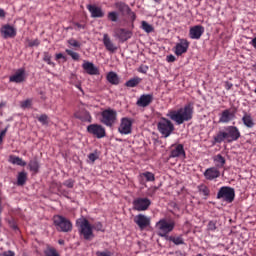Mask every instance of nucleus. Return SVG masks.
<instances>
[{
    "label": "nucleus",
    "instance_id": "16",
    "mask_svg": "<svg viewBox=\"0 0 256 256\" xmlns=\"http://www.w3.org/2000/svg\"><path fill=\"white\" fill-rule=\"evenodd\" d=\"M153 94H143L136 102L137 107H149L153 103Z\"/></svg>",
    "mask_w": 256,
    "mask_h": 256
},
{
    "label": "nucleus",
    "instance_id": "6",
    "mask_svg": "<svg viewBox=\"0 0 256 256\" xmlns=\"http://www.w3.org/2000/svg\"><path fill=\"white\" fill-rule=\"evenodd\" d=\"M77 225L79 227L80 235H82L86 241H91V239L95 237V235L93 234V226H91L89 220H87L86 218L77 220Z\"/></svg>",
    "mask_w": 256,
    "mask_h": 256
},
{
    "label": "nucleus",
    "instance_id": "45",
    "mask_svg": "<svg viewBox=\"0 0 256 256\" xmlns=\"http://www.w3.org/2000/svg\"><path fill=\"white\" fill-rule=\"evenodd\" d=\"M95 230V231H105L104 229H103V223H101V222H96V223H94V225L92 226V230Z\"/></svg>",
    "mask_w": 256,
    "mask_h": 256
},
{
    "label": "nucleus",
    "instance_id": "59",
    "mask_svg": "<svg viewBox=\"0 0 256 256\" xmlns=\"http://www.w3.org/2000/svg\"><path fill=\"white\" fill-rule=\"evenodd\" d=\"M5 135H7V128L1 131L0 137H5Z\"/></svg>",
    "mask_w": 256,
    "mask_h": 256
},
{
    "label": "nucleus",
    "instance_id": "15",
    "mask_svg": "<svg viewBox=\"0 0 256 256\" xmlns=\"http://www.w3.org/2000/svg\"><path fill=\"white\" fill-rule=\"evenodd\" d=\"M25 79H27V76L25 74L24 68H20V69L16 70L14 75L9 77L10 83H23V81H25Z\"/></svg>",
    "mask_w": 256,
    "mask_h": 256
},
{
    "label": "nucleus",
    "instance_id": "58",
    "mask_svg": "<svg viewBox=\"0 0 256 256\" xmlns=\"http://www.w3.org/2000/svg\"><path fill=\"white\" fill-rule=\"evenodd\" d=\"M250 45L256 49V37L251 40Z\"/></svg>",
    "mask_w": 256,
    "mask_h": 256
},
{
    "label": "nucleus",
    "instance_id": "43",
    "mask_svg": "<svg viewBox=\"0 0 256 256\" xmlns=\"http://www.w3.org/2000/svg\"><path fill=\"white\" fill-rule=\"evenodd\" d=\"M68 44H70L71 47H75L76 49L81 48V43L73 38L68 40Z\"/></svg>",
    "mask_w": 256,
    "mask_h": 256
},
{
    "label": "nucleus",
    "instance_id": "27",
    "mask_svg": "<svg viewBox=\"0 0 256 256\" xmlns=\"http://www.w3.org/2000/svg\"><path fill=\"white\" fill-rule=\"evenodd\" d=\"M115 7L122 15L131 13V8L125 2H116Z\"/></svg>",
    "mask_w": 256,
    "mask_h": 256
},
{
    "label": "nucleus",
    "instance_id": "50",
    "mask_svg": "<svg viewBox=\"0 0 256 256\" xmlns=\"http://www.w3.org/2000/svg\"><path fill=\"white\" fill-rule=\"evenodd\" d=\"M97 256H113V253H111V251L106 250V251H98L96 252Z\"/></svg>",
    "mask_w": 256,
    "mask_h": 256
},
{
    "label": "nucleus",
    "instance_id": "42",
    "mask_svg": "<svg viewBox=\"0 0 256 256\" xmlns=\"http://www.w3.org/2000/svg\"><path fill=\"white\" fill-rule=\"evenodd\" d=\"M64 187H67L68 189H73L75 187V180L68 179L63 182Z\"/></svg>",
    "mask_w": 256,
    "mask_h": 256
},
{
    "label": "nucleus",
    "instance_id": "29",
    "mask_svg": "<svg viewBox=\"0 0 256 256\" xmlns=\"http://www.w3.org/2000/svg\"><path fill=\"white\" fill-rule=\"evenodd\" d=\"M77 119H80V121L84 123H91L93 121V118L91 117V114L88 111H82L77 115Z\"/></svg>",
    "mask_w": 256,
    "mask_h": 256
},
{
    "label": "nucleus",
    "instance_id": "11",
    "mask_svg": "<svg viewBox=\"0 0 256 256\" xmlns=\"http://www.w3.org/2000/svg\"><path fill=\"white\" fill-rule=\"evenodd\" d=\"M151 207V200L149 198L138 197L133 200V208L135 211H147Z\"/></svg>",
    "mask_w": 256,
    "mask_h": 256
},
{
    "label": "nucleus",
    "instance_id": "61",
    "mask_svg": "<svg viewBox=\"0 0 256 256\" xmlns=\"http://www.w3.org/2000/svg\"><path fill=\"white\" fill-rule=\"evenodd\" d=\"M63 54H61V53H58V54H56V59H63Z\"/></svg>",
    "mask_w": 256,
    "mask_h": 256
},
{
    "label": "nucleus",
    "instance_id": "40",
    "mask_svg": "<svg viewBox=\"0 0 256 256\" xmlns=\"http://www.w3.org/2000/svg\"><path fill=\"white\" fill-rule=\"evenodd\" d=\"M45 256H60L57 249L50 247L45 251Z\"/></svg>",
    "mask_w": 256,
    "mask_h": 256
},
{
    "label": "nucleus",
    "instance_id": "8",
    "mask_svg": "<svg viewBox=\"0 0 256 256\" xmlns=\"http://www.w3.org/2000/svg\"><path fill=\"white\" fill-rule=\"evenodd\" d=\"M216 198L225 201V203H233L235 201V188L229 186L221 187Z\"/></svg>",
    "mask_w": 256,
    "mask_h": 256
},
{
    "label": "nucleus",
    "instance_id": "52",
    "mask_svg": "<svg viewBox=\"0 0 256 256\" xmlns=\"http://www.w3.org/2000/svg\"><path fill=\"white\" fill-rule=\"evenodd\" d=\"M147 71H149V66H147V65H141V66L138 68V72H139V73L145 74V73H147Z\"/></svg>",
    "mask_w": 256,
    "mask_h": 256
},
{
    "label": "nucleus",
    "instance_id": "21",
    "mask_svg": "<svg viewBox=\"0 0 256 256\" xmlns=\"http://www.w3.org/2000/svg\"><path fill=\"white\" fill-rule=\"evenodd\" d=\"M1 33L3 34L4 39H9V37H16L17 30L13 26L6 24L1 28Z\"/></svg>",
    "mask_w": 256,
    "mask_h": 256
},
{
    "label": "nucleus",
    "instance_id": "37",
    "mask_svg": "<svg viewBox=\"0 0 256 256\" xmlns=\"http://www.w3.org/2000/svg\"><path fill=\"white\" fill-rule=\"evenodd\" d=\"M107 19L112 23H117V21H119V13H117L116 11L108 12Z\"/></svg>",
    "mask_w": 256,
    "mask_h": 256
},
{
    "label": "nucleus",
    "instance_id": "3",
    "mask_svg": "<svg viewBox=\"0 0 256 256\" xmlns=\"http://www.w3.org/2000/svg\"><path fill=\"white\" fill-rule=\"evenodd\" d=\"M53 223L56 230L60 233H71V231H73V223H71V220L67 219L65 216L55 215L53 217Z\"/></svg>",
    "mask_w": 256,
    "mask_h": 256
},
{
    "label": "nucleus",
    "instance_id": "36",
    "mask_svg": "<svg viewBox=\"0 0 256 256\" xmlns=\"http://www.w3.org/2000/svg\"><path fill=\"white\" fill-rule=\"evenodd\" d=\"M141 29L142 31H145V33H153V31H155L153 25L148 24L147 21L141 22Z\"/></svg>",
    "mask_w": 256,
    "mask_h": 256
},
{
    "label": "nucleus",
    "instance_id": "41",
    "mask_svg": "<svg viewBox=\"0 0 256 256\" xmlns=\"http://www.w3.org/2000/svg\"><path fill=\"white\" fill-rule=\"evenodd\" d=\"M38 121L42 123V125H49V116L42 114L38 117Z\"/></svg>",
    "mask_w": 256,
    "mask_h": 256
},
{
    "label": "nucleus",
    "instance_id": "33",
    "mask_svg": "<svg viewBox=\"0 0 256 256\" xmlns=\"http://www.w3.org/2000/svg\"><path fill=\"white\" fill-rule=\"evenodd\" d=\"M25 183H27V174L25 171L19 172L17 177V185L23 186Z\"/></svg>",
    "mask_w": 256,
    "mask_h": 256
},
{
    "label": "nucleus",
    "instance_id": "14",
    "mask_svg": "<svg viewBox=\"0 0 256 256\" xmlns=\"http://www.w3.org/2000/svg\"><path fill=\"white\" fill-rule=\"evenodd\" d=\"M134 223L138 225L139 229L143 230L146 229V227H149V225H151V219H149V217L143 214H138L134 218Z\"/></svg>",
    "mask_w": 256,
    "mask_h": 256
},
{
    "label": "nucleus",
    "instance_id": "26",
    "mask_svg": "<svg viewBox=\"0 0 256 256\" xmlns=\"http://www.w3.org/2000/svg\"><path fill=\"white\" fill-rule=\"evenodd\" d=\"M197 190L199 195H203L204 199H209L210 195H211V190L209 189V186L205 185V184H200L197 186Z\"/></svg>",
    "mask_w": 256,
    "mask_h": 256
},
{
    "label": "nucleus",
    "instance_id": "17",
    "mask_svg": "<svg viewBox=\"0 0 256 256\" xmlns=\"http://www.w3.org/2000/svg\"><path fill=\"white\" fill-rule=\"evenodd\" d=\"M237 111L231 109H226L222 111L220 118H219V123H230V121H233L235 119Z\"/></svg>",
    "mask_w": 256,
    "mask_h": 256
},
{
    "label": "nucleus",
    "instance_id": "22",
    "mask_svg": "<svg viewBox=\"0 0 256 256\" xmlns=\"http://www.w3.org/2000/svg\"><path fill=\"white\" fill-rule=\"evenodd\" d=\"M102 41L106 51H109L110 53H115V51H117V47L114 45L113 41H111L109 34H104Z\"/></svg>",
    "mask_w": 256,
    "mask_h": 256
},
{
    "label": "nucleus",
    "instance_id": "30",
    "mask_svg": "<svg viewBox=\"0 0 256 256\" xmlns=\"http://www.w3.org/2000/svg\"><path fill=\"white\" fill-rule=\"evenodd\" d=\"M106 79L110 82L111 85H119L120 83L119 76L115 72H109L106 76Z\"/></svg>",
    "mask_w": 256,
    "mask_h": 256
},
{
    "label": "nucleus",
    "instance_id": "19",
    "mask_svg": "<svg viewBox=\"0 0 256 256\" xmlns=\"http://www.w3.org/2000/svg\"><path fill=\"white\" fill-rule=\"evenodd\" d=\"M205 33V28L201 25H196L190 28V39H201V36Z\"/></svg>",
    "mask_w": 256,
    "mask_h": 256
},
{
    "label": "nucleus",
    "instance_id": "35",
    "mask_svg": "<svg viewBox=\"0 0 256 256\" xmlns=\"http://www.w3.org/2000/svg\"><path fill=\"white\" fill-rule=\"evenodd\" d=\"M140 178L141 179H145L147 182H153L155 181V174H153V172H143L140 174Z\"/></svg>",
    "mask_w": 256,
    "mask_h": 256
},
{
    "label": "nucleus",
    "instance_id": "1",
    "mask_svg": "<svg viewBox=\"0 0 256 256\" xmlns=\"http://www.w3.org/2000/svg\"><path fill=\"white\" fill-rule=\"evenodd\" d=\"M194 113L195 104L193 102H188L184 107L179 108L178 110L169 111L167 117L172 121H175L176 125H183V123L193 119Z\"/></svg>",
    "mask_w": 256,
    "mask_h": 256
},
{
    "label": "nucleus",
    "instance_id": "48",
    "mask_svg": "<svg viewBox=\"0 0 256 256\" xmlns=\"http://www.w3.org/2000/svg\"><path fill=\"white\" fill-rule=\"evenodd\" d=\"M73 25H74V29L76 31H81V29H85L86 25L85 24H81L79 22H73Z\"/></svg>",
    "mask_w": 256,
    "mask_h": 256
},
{
    "label": "nucleus",
    "instance_id": "12",
    "mask_svg": "<svg viewBox=\"0 0 256 256\" xmlns=\"http://www.w3.org/2000/svg\"><path fill=\"white\" fill-rule=\"evenodd\" d=\"M114 37H116V39H119L121 43H125V41H129V39L133 37V32L125 28H115Z\"/></svg>",
    "mask_w": 256,
    "mask_h": 256
},
{
    "label": "nucleus",
    "instance_id": "49",
    "mask_svg": "<svg viewBox=\"0 0 256 256\" xmlns=\"http://www.w3.org/2000/svg\"><path fill=\"white\" fill-rule=\"evenodd\" d=\"M126 15H129L131 21H132V28L135 27L133 23H135V19H137V15L135 14V12H132L130 10V12H128Z\"/></svg>",
    "mask_w": 256,
    "mask_h": 256
},
{
    "label": "nucleus",
    "instance_id": "57",
    "mask_svg": "<svg viewBox=\"0 0 256 256\" xmlns=\"http://www.w3.org/2000/svg\"><path fill=\"white\" fill-rule=\"evenodd\" d=\"M5 15H6L5 10L0 8V19H4Z\"/></svg>",
    "mask_w": 256,
    "mask_h": 256
},
{
    "label": "nucleus",
    "instance_id": "2",
    "mask_svg": "<svg viewBox=\"0 0 256 256\" xmlns=\"http://www.w3.org/2000/svg\"><path fill=\"white\" fill-rule=\"evenodd\" d=\"M241 138V132L237 126H227L225 131H219L217 135L214 136L215 143H223V141H227V143H233V141H239Z\"/></svg>",
    "mask_w": 256,
    "mask_h": 256
},
{
    "label": "nucleus",
    "instance_id": "51",
    "mask_svg": "<svg viewBox=\"0 0 256 256\" xmlns=\"http://www.w3.org/2000/svg\"><path fill=\"white\" fill-rule=\"evenodd\" d=\"M217 229V223L215 221H210L208 223V231H215Z\"/></svg>",
    "mask_w": 256,
    "mask_h": 256
},
{
    "label": "nucleus",
    "instance_id": "38",
    "mask_svg": "<svg viewBox=\"0 0 256 256\" xmlns=\"http://www.w3.org/2000/svg\"><path fill=\"white\" fill-rule=\"evenodd\" d=\"M168 241H172V243H174V245H184L185 244V241L183 240V238L181 236H178V237L170 236V237H168Z\"/></svg>",
    "mask_w": 256,
    "mask_h": 256
},
{
    "label": "nucleus",
    "instance_id": "32",
    "mask_svg": "<svg viewBox=\"0 0 256 256\" xmlns=\"http://www.w3.org/2000/svg\"><path fill=\"white\" fill-rule=\"evenodd\" d=\"M28 167L33 173H39V161L37 160V158L30 160Z\"/></svg>",
    "mask_w": 256,
    "mask_h": 256
},
{
    "label": "nucleus",
    "instance_id": "20",
    "mask_svg": "<svg viewBox=\"0 0 256 256\" xmlns=\"http://www.w3.org/2000/svg\"><path fill=\"white\" fill-rule=\"evenodd\" d=\"M204 177L207 179V181H213V179L221 177V172L219 171V168L211 167L206 169L204 172Z\"/></svg>",
    "mask_w": 256,
    "mask_h": 256
},
{
    "label": "nucleus",
    "instance_id": "10",
    "mask_svg": "<svg viewBox=\"0 0 256 256\" xmlns=\"http://www.w3.org/2000/svg\"><path fill=\"white\" fill-rule=\"evenodd\" d=\"M86 130L89 135H93L96 139H103V137H107V131L101 124H90L87 126Z\"/></svg>",
    "mask_w": 256,
    "mask_h": 256
},
{
    "label": "nucleus",
    "instance_id": "39",
    "mask_svg": "<svg viewBox=\"0 0 256 256\" xmlns=\"http://www.w3.org/2000/svg\"><path fill=\"white\" fill-rule=\"evenodd\" d=\"M65 52L67 53V55H69V57H71L73 59V61H79V53L77 52H73V50H69L66 49Z\"/></svg>",
    "mask_w": 256,
    "mask_h": 256
},
{
    "label": "nucleus",
    "instance_id": "7",
    "mask_svg": "<svg viewBox=\"0 0 256 256\" xmlns=\"http://www.w3.org/2000/svg\"><path fill=\"white\" fill-rule=\"evenodd\" d=\"M100 123L106 127H113L117 123V111L111 108L103 110L101 112Z\"/></svg>",
    "mask_w": 256,
    "mask_h": 256
},
{
    "label": "nucleus",
    "instance_id": "64",
    "mask_svg": "<svg viewBox=\"0 0 256 256\" xmlns=\"http://www.w3.org/2000/svg\"><path fill=\"white\" fill-rule=\"evenodd\" d=\"M6 103L5 102H1L0 103V109H3V107H5Z\"/></svg>",
    "mask_w": 256,
    "mask_h": 256
},
{
    "label": "nucleus",
    "instance_id": "62",
    "mask_svg": "<svg viewBox=\"0 0 256 256\" xmlns=\"http://www.w3.org/2000/svg\"><path fill=\"white\" fill-rule=\"evenodd\" d=\"M58 243H59V245H65V240L60 239V240H58Z\"/></svg>",
    "mask_w": 256,
    "mask_h": 256
},
{
    "label": "nucleus",
    "instance_id": "9",
    "mask_svg": "<svg viewBox=\"0 0 256 256\" xmlns=\"http://www.w3.org/2000/svg\"><path fill=\"white\" fill-rule=\"evenodd\" d=\"M118 133L120 135H131L133 133V119L129 117L121 118Z\"/></svg>",
    "mask_w": 256,
    "mask_h": 256
},
{
    "label": "nucleus",
    "instance_id": "60",
    "mask_svg": "<svg viewBox=\"0 0 256 256\" xmlns=\"http://www.w3.org/2000/svg\"><path fill=\"white\" fill-rule=\"evenodd\" d=\"M11 228H12L14 231H19V227L17 226V224H12Z\"/></svg>",
    "mask_w": 256,
    "mask_h": 256
},
{
    "label": "nucleus",
    "instance_id": "54",
    "mask_svg": "<svg viewBox=\"0 0 256 256\" xmlns=\"http://www.w3.org/2000/svg\"><path fill=\"white\" fill-rule=\"evenodd\" d=\"M166 61H167L168 63H175L176 58H175V56H174L173 54H170V55H168V56L166 57Z\"/></svg>",
    "mask_w": 256,
    "mask_h": 256
},
{
    "label": "nucleus",
    "instance_id": "34",
    "mask_svg": "<svg viewBox=\"0 0 256 256\" xmlns=\"http://www.w3.org/2000/svg\"><path fill=\"white\" fill-rule=\"evenodd\" d=\"M142 79L139 77H134L131 78L130 80H128L125 83V87H137V85H139V83H141Z\"/></svg>",
    "mask_w": 256,
    "mask_h": 256
},
{
    "label": "nucleus",
    "instance_id": "23",
    "mask_svg": "<svg viewBox=\"0 0 256 256\" xmlns=\"http://www.w3.org/2000/svg\"><path fill=\"white\" fill-rule=\"evenodd\" d=\"M87 9L91 13V17H93L94 19L105 17V12H103V9H101V7H97L95 5H88Z\"/></svg>",
    "mask_w": 256,
    "mask_h": 256
},
{
    "label": "nucleus",
    "instance_id": "44",
    "mask_svg": "<svg viewBox=\"0 0 256 256\" xmlns=\"http://www.w3.org/2000/svg\"><path fill=\"white\" fill-rule=\"evenodd\" d=\"M39 45H41L39 39L28 40V47H39Z\"/></svg>",
    "mask_w": 256,
    "mask_h": 256
},
{
    "label": "nucleus",
    "instance_id": "18",
    "mask_svg": "<svg viewBox=\"0 0 256 256\" xmlns=\"http://www.w3.org/2000/svg\"><path fill=\"white\" fill-rule=\"evenodd\" d=\"M188 49L189 41L182 39L180 40V43L176 44L174 53L177 55V57H181V55H183V53H185Z\"/></svg>",
    "mask_w": 256,
    "mask_h": 256
},
{
    "label": "nucleus",
    "instance_id": "46",
    "mask_svg": "<svg viewBox=\"0 0 256 256\" xmlns=\"http://www.w3.org/2000/svg\"><path fill=\"white\" fill-rule=\"evenodd\" d=\"M43 61H45V63H47L48 65H55V63L51 61V56L47 52L44 53Z\"/></svg>",
    "mask_w": 256,
    "mask_h": 256
},
{
    "label": "nucleus",
    "instance_id": "13",
    "mask_svg": "<svg viewBox=\"0 0 256 256\" xmlns=\"http://www.w3.org/2000/svg\"><path fill=\"white\" fill-rule=\"evenodd\" d=\"M179 157H182L183 159H185L186 157L185 146H183V144L172 145L169 158L175 159Z\"/></svg>",
    "mask_w": 256,
    "mask_h": 256
},
{
    "label": "nucleus",
    "instance_id": "55",
    "mask_svg": "<svg viewBox=\"0 0 256 256\" xmlns=\"http://www.w3.org/2000/svg\"><path fill=\"white\" fill-rule=\"evenodd\" d=\"M0 256H15V252L9 250V251H5L3 253H0Z\"/></svg>",
    "mask_w": 256,
    "mask_h": 256
},
{
    "label": "nucleus",
    "instance_id": "4",
    "mask_svg": "<svg viewBox=\"0 0 256 256\" xmlns=\"http://www.w3.org/2000/svg\"><path fill=\"white\" fill-rule=\"evenodd\" d=\"M156 229L158 237H167V235L175 229V221L167 220L165 218L160 219L156 223Z\"/></svg>",
    "mask_w": 256,
    "mask_h": 256
},
{
    "label": "nucleus",
    "instance_id": "47",
    "mask_svg": "<svg viewBox=\"0 0 256 256\" xmlns=\"http://www.w3.org/2000/svg\"><path fill=\"white\" fill-rule=\"evenodd\" d=\"M32 101L30 99H27L23 102H21V107L22 109H27L29 107H31Z\"/></svg>",
    "mask_w": 256,
    "mask_h": 256
},
{
    "label": "nucleus",
    "instance_id": "31",
    "mask_svg": "<svg viewBox=\"0 0 256 256\" xmlns=\"http://www.w3.org/2000/svg\"><path fill=\"white\" fill-rule=\"evenodd\" d=\"M9 161L12 165H19L20 167H25L27 165V162L19 158V156H10Z\"/></svg>",
    "mask_w": 256,
    "mask_h": 256
},
{
    "label": "nucleus",
    "instance_id": "24",
    "mask_svg": "<svg viewBox=\"0 0 256 256\" xmlns=\"http://www.w3.org/2000/svg\"><path fill=\"white\" fill-rule=\"evenodd\" d=\"M242 123L247 127V129H253V127H255V120L253 119V115L245 111L243 112Z\"/></svg>",
    "mask_w": 256,
    "mask_h": 256
},
{
    "label": "nucleus",
    "instance_id": "63",
    "mask_svg": "<svg viewBox=\"0 0 256 256\" xmlns=\"http://www.w3.org/2000/svg\"><path fill=\"white\" fill-rule=\"evenodd\" d=\"M76 88L79 89V91H83V88H81V84H76Z\"/></svg>",
    "mask_w": 256,
    "mask_h": 256
},
{
    "label": "nucleus",
    "instance_id": "56",
    "mask_svg": "<svg viewBox=\"0 0 256 256\" xmlns=\"http://www.w3.org/2000/svg\"><path fill=\"white\" fill-rule=\"evenodd\" d=\"M232 87H233V84L231 82H225L226 91H229Z\"/></svg>",
    "mask_w": 256,
    "mask_h": 256
},
{
    "label": "nucleus",
    "instance_id": "53",
    "mask_svg": "<svg viewBox=\"0 0 256 256\" xmlns=\"http://www.w3.org/2000/svg\"><path fill=\"white\" fill-rule=\"evenodd\" d=\"M88 158H89L90 161H92V163H95V161H97V159H98V156L95 153H90L88 155Z\"/></svg>",
    "mask_w": 256,
    "mask_h": 256
},
{
    "label": "nucleus",
    "instance_id": "5",
    "mask_svg": "<svg viewBox=\"0 0 256 256\" xmlns=\"http://www.w3.org/2000/svg\"><path fill=\"white\" fill-rule=\"evenodd\" d=\"M157 129L160 135L167 139V137H171L172 133L175 131V125H173L171 120L162 117L157 123Z\"/></svg>",
    "mask_w": 256,
    "mask_h": 256
},
{
    "label": "nucleus",
    "instance_id": "25",
    "mask_svg": "<svg viewBox=\"0 0 256 256\" xmlns=\"http://www.w3.org/2000/svg\"><path fill=\"white\" fill-rule=\"evenodd\" d=\"M82 68L88 75H99V68L95 67V64L92 62L85 61L82 65Z\"/></svg>",
    "mask_w": 256,
    "mask_h": 256
},
{
    "label": "nucleus",
    "instance_id": "28",
    "mask_svg": "<svg viewBox=\"0 0 256 256\" xmlns=\"http://www.w3.org/2000/svg\"><path fill=\"white\" fill-rule=\"evenodd\" d=\"M214 163H215L216 169H223L227 161L225 160V157H223V155L217 154L216 156H214Z\"/></svg>",
    "mask_w": 256,
    "mask_h": 256
}]
</instances>
